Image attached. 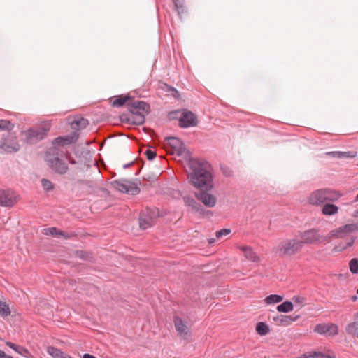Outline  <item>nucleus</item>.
<instances>
[{
	"mask_svg": "<svg viewBox=\"0 0 358 358\" xmlns=\"http://www.w3.org/2000/svg\"><path fill=\"white\" fill-rule=\"evenodd\" d=\"M189 168L187 178L191 185L201 190L208 191L213 188L212 169L208 162L190 159Z\"/></svg>",
	"mask_w": 358,
	"mask_h": 358,
	"instance_id": "nucleus-1",
	"label": "nucleus"
},
{
	"mask_svg": "<svg viewBox=\"0 0 358 358\" xmlns=\"http://www.w3.org/2000/svg\"><path fill=\"white\" fill-rule=\"evenodd\" d=\"M358 231V224H347L337 229L331 230L328 237L333 238H341L345 240V242L341 241L334 246V250L336 252H341L349 247H352L356 239L355 236L351 235L352 233Z\"/></svg>",
	"mask_w": 358,
	"mask_h": 358,
	"instance_id": "nucleus-2",
	"label": "nucleus"
},
{
	"mask_svg": "<svg viewBox=\"0 0 358 358\" xmlns=\"http://www.w3.org/2000/svg\"><path fill=\"white\" fill-rule=\"evenodd\" d=\"M66 156L68 150L66 148L51 147L46 152L45 161L55 173L64 175L69 170L68 164L65 160Z\"/></svg>",
	"mask_w": 358,
	"mask_h": 358,
	"instance_id": "nucleus-3",
	"label": "nucleus"
},
{
	"mask_svg": "<svg viewBox=\"0 0 358 358\" xmlns=\"http://www.w3.org/2000/svg\"><path fill=\"white\" fill-rule=\"evenodd\" d=\"M127 108L131 115L125 119L122 117L123 122L136 125L144 123L145 115L150 112V106L147 103L132 99L131 101L128 103Z\"/></svg>",
	"mask_w": 358,
	"mask_h": 358,
	"instance_id": "nucleus-4",
	"label": "nucleus"
},
{
	"mask_svg": "<svg viewBox=\"0 0 358 358\" xmlns=\"http://www.w3.org/2000/svg\"><path fill=\"white\" fill-rule=\"evenodd\" d=\"M342 196L343 194L339 191L330 188H322L310 193L308 197V201L312 206H319L327 202H336Z\"/></svg>",
	"mask_w": 358,
	"mask_h": 358,
	"instance_id": "nucleus-5",
	"label": "nucleus"
},
{
	"mask_svg": "<svg viewBox=\"0 0 358 358\" xmlns=\"http://www.w3.org/2000/svg\"><path fill=\"white\" fill-rule=\"evenodd\" d=\"M301 243L296 238H287L279 243L276 252L280 257H292L302 250Z\"/></svg>",
	"mask_w": 358,
	"mask_h": 358,
	"instance_id": "nucleus-6",
	"label": "nucleus"
},
{
	"mask_svg": "<svg viewBox=\"0 0 358 358\" xmlns=\"http://www.w3.org/2000/svg\"><path fill=\"white\" fill-rule=\"evenodd\" d=\"M298 236L300 238L299 240L301 243L302 247L304 244H319L325 239L320 234L319 230L315 228L299 231Z\"/></svg>",
	"mask_w": 358,
	"mask_h": 358,
	"instance_id": "nucleus-7",
	"label": "nucleus"
},
{
	"mask_svg": "<svg viewBox=\"0 0 358 358\" xmlns=\"http://www.w3.org/2000/svg\"><path fill=\"white\" fill-rule=\"evenodd\" d=\"M159 216V210L156 208H145L141 212L139 217V226L142 229H146L155 224Z\"/></svg>",
	"mask_w": 358,
	"mask_h": 358,
	"instance_id": "nucleus-8",
	"label": "nucleus"
},
{
	"mask_svg": "<svg viewBox=\"0 0 358 358\" xmlns=\"http://www.w3.org/2000/svg\"><path fill=\"white\" fill-rule=\"evenodd\" d=\"M50 130V126L45 124L42 127L32 128L24 131L25 139L28 143H34L43 139Z\"/></svg>",
	"mask_w": 358,
	"mask_h": 358,
	"instance_id": "nucleus-9",
	"label": "nucleus"
},
{
	"mask_svg": "<svg viewBox=\"0 0 358 358\" xmlns=\"http://www.w3.org/2000/svg\"><path fill=\"white\" fill-rule=\"evenodd\" d=\"M20 148L17 137L13 133H8L0 141V149L6 153L17 152Z\"/></svg>",
	"mask_w": 358,
	"mask_h": 358,
	"instance_id": "nucleus-10",
	"label": "nucleus"
},
{
	"mask_svg": "<svg viewBox=\"0 0 358 358\" xmlns=\"http://www.w3.org/2000/svg\"><path fill=\"white\" fill-rule=\"evenodd\" d=\"M111 185L115 189L123 193L136 195L140 192V188L137 185L129 180H114Z\"/></svg>",
	"mask_w": 358,
	"mask_h": 358,
	"instance_id": "nucleus-11",
	"label": "nucleus"
},
{
	"mask_svg": "<svg viewBox=\"0 0 358 358\" xmlns=\"http://www.w3.org/2000/svg\"><path fill=\"white\" fill-rule=\"evenodd\" d=\"M314 332L327 336H335L338 334V327L334 323H320L314 328Z\"/></svg>",
	"mask_w": 358,
	"mask_h": 358,
	"instance_id": "nucleus-12",
	"label": "nucleus"
},
{
	"mask_svg": "<svg viewBox=\"0 0 358 358\" xmlns=\"http://www.w3.org/2000/svg\"><path fill=\"white\" fill-rule=\"evenodd\" d=\"M179 126L182 128L195 127L198 124L196 116L190 111H184L178 119Z\"/></svg>",
	"mask_w": 358,
	"mask_h": 358,
	"instance_id": "nucleus-13",
	"label": "nucleus"
},
{
	"mask_svg": "<svg viewBox=\"0 0 358 358\" xmlns=\"http://www.w3.org/2000/svg\"><path fill=\"white\" fill-rule=\"evenodd\" d=\"M17 202L15 192L10 189H0V205L11 207Z\"/></svg>",
	"mask_w": 358,
	"mask_h": 358,
	"instance_id": "nucleus-14",
	"label": "nucleus"
},
{
	"mask_svg": "<svg viewBox=\"0 0 358 358\" xmlns=\"http://www.w3.org/2000/svg\"><path fill=\"white\" fill-rule=\"evenodd\" d=\"M78 138V134L76 131H73L69 135L64 136H59L54 139L52 142V147H57L62 148L64 145H71L76 142Z\"/></svg>",
	"mask_w": 358,
	"mask_h": 358,
	"instance_id": "nucleus-15",
	"label": "nucleus"
},
{
	"mask_svg": "<svg viewBox=\"0 0 358 358\" xmlns=\"http://www.w3.org/2000/svg\"><path fill=\"white\" fill-rule=\"evenodd\" d=\"M174 325L176 327V330L177 331L178 335L185 340L189 339L191 336V332L187 327V325L182 321V320L176 316L173 319Z\"/></svg>",
	"mask_w": 358,
	"mask_h": 358,
	"instance_id": "nucleus-16",
	"label": "nucleus"
},
{
	"mask_svg": "<svg viewBox=\"0 0 358 358\" xmlns=\"http://www.w3.org/2000/svg\"><path fill=\"white\" fill-rule=\"evenodd\" d=\"M196 196L207 207L212 208L216 204L215 196L206 192V190H201V192L196 194Z\"/></svg>",
	"mask_w": 358,
	"mask_h": 358,
	"instance_id": "nucleus-17",
	"label": "nucleus"
},
{
	"mask_svg": "<svg viewBox=\"0 0 358 358\" xmlns=\"http://www.w3.org/2000/svg\"><path fill=\"white\" fill-rule=\"evenodd\" d=\"M166 141L171 148H173V152L177 153L178 155H182L185 150V147L182 142L176 137H168Z\"/></svg>",
	"mask_w": 358,
	"mask_h": 358,
	"instance_id": "nucleus-18",
	"label": "nucleus"
},
{
	"mask_svg": "<svg viewBox=\"0 0 358 358\" xmlns=\"http://www.w3.org/2000/svg\"><path fill=\"white\" fill-rule=\"evenodd\" d=\"M299 318V315L292 316L279 315L273 317V320L278 325L287 327L290 325L293 322L296 321Z\"/></svg>",
	"mask_w": 358,
	"mask_h": 358,
	"instance_id": "nucleus-19",
	"label": "nucleus"
},
{
	"mask_svg": "<svg viewBox=\"0 0 358 358\" xmlns=\"http://www.w3.org/2000/svg\"><path fill=\"white\" fill-rule=\"evenodd\" d=\"M132 97L129 95H119L115 96L110 99V102L113 107H122L124 104H128L131 102Z\"/></svg>",
	"mask_w": 358,
	"mask_h": 358,
	"instance_id": "nucleus-20",
	"label": "nucleus"
},
{
	"mask_svg": "<svg viewBox=\"0 0 358 358\" xmlns=\"http://www.w3.org/2000/svg\"><path fill=\"white\" fill-rule=\"evenodd\" d=\"M236 248L243 253L247 259L255 262L259 261V257L250 246L237 245Z\"/></svg>",
	"mask_w": 358,
	"mask_h": 358,
	"instance_id": "nucleus-21",
	"label": "nucleus"
},
{
	"mask_svg": "<svg viewBox=\"0 0 358 358\" xmlns=\"http://www.w3.org/2000/svg\"><path fill=\"white\" fill-rule=\"evenodd\" d=\"M331 203L332 202H327L323 205L322 213L324 215L331 216L336 215L338 213L339 208Z\"/></svg>",
	"mask_w": 358,
	"mask_h": 358,
	"instance_id": "nucleus-22",
	"label": "nucleus"
},
{
	"mask_svg": "<svg viewBox=\"0 0 358 358\" xmlns=\"http://www.w3.org/2000/svg\"><path fill=\"white\" fill-rule=\"evenodd\" d=\"M327 155L334 157V158H353L356 157L357 152L355 151L341 152V151H332L326 153Z\"/></svg>",
	"mask_w": 358,
	"mask_h": 358,
	"instance_id": "nucleus-23",
	"label": "nucleus"
},
{
	"mask_svg": "<svg viewBox=\"0 0 358 358\" xmlns=\"http://www.w3.org/2000/svg\"><path fill=\"white\" fill-rule=\"evenodd\" d=\"M47 352L53 358H73L61 350L53 346H48L47 348Z\"/></svg>",
	"mask_w": 358,
	"mask_h": 358,
	"instance_id": "nucleus-24",
	"label": "nucleus"
},
{
	"mask_svg": "<svg viewBox=\"0 0 358 358\" xmlns=\"http://www.w3.org/2000/svg\"><path fill=\"white\" fill-rule=\"evenodd\" d=\"M306 358H336L335 353L331 350H327L326 353L313 351L306 355Z\"/></svg>",
	"mask_w": 358,
	"mask_h": 358,
	"instance_id": "nucleus-25",
	"label": "nucleus"
},
{
	"mask_svg": "<svg viewBox=\"0 0 358 358\" xmlns=\"http://www.w3.org/2000/svg\"><path fill=\"white\" fill-rule=\"evenodd\" d=\"M88 124V120L83 117H77L71 123L73 129L80 130L85 128Z\"/></svg>",
	"mask_w": 358,
	"mask_h": 358,
	"instance_id": "nucleus-26",
	"label": "nucleus"
},
{
	"mask_svg": "<svg viewBox=\"0 0 358 358\" xmlns=\"http://www.w3.org/2000/svg\"><path fill=\"white\" fill-rule=\"evenodd\" d=\"M345 331L348 335L358 338V321L348 323L345 327Z\"/></svg>",
	"mask_w": 358,
	"mask_h": 358,
	"instance_id": "nucleus-27",
	"label": "nucleus"
},
{
	"mask_svg": "<svg viewBox=\"0 0 358 358\" xmlns=\"http://www.w3.org/2000/svg\"><path fill=\"white\" fill-rule=\"evenodd\" d=\"M183 201L185 204L187 206L192 208V210L198 211L201 208V206L192 196H185L183 197Z\"/></svg>",
	"mask_w": 358,
	"mask_h": 358,
	"instance_id": "nucleus-28",
	"label": "nucleus"
},
{
	"mask_svg": "<svg viewBox=\"0 0 358 358\" xmlns=\"http://www.w3.org/2000/svg\"><path fill=\"white\" fill-rule=\"evenodd\" d=\"M294 309L293 303L291 301H285L277 306V310L280 313H289Z\"/></svg>",
	"mask_w": 358,
	"mask_h": 358,
	"instance_id": "nucleus-29",
	"label": "nucleus"
},
{
	"mask_svg": "<svg viewBox=\"0 0 358 358\" xmlns=\"http://www.w3.org/2000/svg\"><path fill=\"white\" fill-rule=\"evenodd\" d=\"M256 331L258 334L261 336H265L269 332L268 326L262 322H258L256 325Z\"/></svg>",
	"mask_w": 358,
	"mask_h": 358,
	"instance_id": "nucleus-30",
	"label": "nucleus"
},
{
	"mask_svg": "<svg viewBox=\"0 0 358 358\" xmlns=\"http://www.w3.org/2000/svg\"><path fill=\"white\" fill-rule=\"evenodd\" d=\"M282 299L283 297L280 295L271 294L265 298L264 301L267 304H273L281 302Z\"/></svg>",
	"mask_w": 358,
	"mask_h": 358,
	"instance_id": "nucleus-31",
	"label": "nucleus"
},
{
	"mask_svg": "<svg viewBox=\"0 0 358 358\" xmlns=\"http://www.w3.org/2000/svg\"><path fill=\"white\" fill-rule=\"evenodd\" d=\"M43 234L47 236L50 235L57 236L59 235H64V231L58 229L56 227H49L44 229Z\"/></svg>",
	"mask_w": 358,
	"mask_h": 358,
	"instance_id": "nucleus-32",
	"label": "nucleus"
},
{
	"mask_svg": "<svg viewBox=\"0 0 358 358\" xmlns=\"http://www.w3.org/2000/svg\"><path fill=\"white\" fill-rule=\"evenodd\" d=\"M10 315L9 306L6 302L0 301V316L5 317Z\"/></svg>",
	"mask_w": 358,
	"mask_h": 358,
	"instance_id": "nucleus-33",
	"label": "nucleus"
},
{
	"mask_svg": "<svg viewBox=\"0 0 358 358\" xmlns=\"http://www.w3.org/2000/svg\"><path fill=\"white\" fill-rule=\"evenodd\" d=\"M13 124L7 120L1 119L0 120V131L1 130H12L13 128Z\"/></svg>",
	"mask_w": 358,
	"mask_h": 358,
	"instance_id": "nucleus-34",
	"label": "nucleus"
},
{
	"mask_svg": "<svg viewBox=\"0 0 358 358\" xmlns=\"http://www.w3.org/2000/svg\"><path fill=\"white\" fill-rule=\"evenodd\" d=\"M349 268L352 273L358 274V259H352L349 262Z\"/></svg>",
	"mask_w": 358,
	"mask_h": 358,
	"instance_id": "nucleus-35",
	"label": "nucleus"
},
{
	"mask_svg": "<svg viewBox=\"0 0 358 358\" xmlns=\"http://www.w3.org/2000/svg\"><path fill=\"white\" fill-rule=\"evenodd\" d=\"M15 352L27 358H29L31 357L29 351L26 348L21 345L17 346V348L15 349Z\"/></svg>",
	"mask_w": 358,
	"mask_h": 358,
	"instance_id": "nucleus-36",
	"label": "nucleus"
},
{
	"mask_svg": "<svg viewBox=\"0 0 358 358\" xmlns=\"http://www.w3.org/2000/svg\"><path fill=\"white\" fill-rule=\"evenodd\" d=\"M175 7L179 15L185 12L184 0H173Z\"/></svg>",
	"mask_w": 358,
	"mask_h": 358,
	"instance_id": "nucleus-37",
	"label": "nucleus"
},
{
	"mask_svg": "<svg viewBox=\"0 0 358 358\" xmlns=\"http://www.w3.org/2000/svg\"><path fill=\"white\" fill-rule=\"evenodd\" d=\"M41 184H42L43 189L46 191L52 190L54 188L52 182L48 179H45V178L42 179Z\"/></svg>",
	"mask_w": 358,
	"mask_h": 358,
	"instance_id": "nucleus-38",
	"label": "nucleus"
},
{
	"mask_svg": "<svg viewBox=\"0 0 358 358\" xmlns=\"http://www.w3.org/2000/svg\"><path fill=\"white\" fill-rule=\"evenodd\" d=\"M76 255L83 259L87 260L91 258V254L84 251V250H78L76 252Z\"/></svg>",
	"mask_w": 358,
	"mask_h": 358,
	"instance_id": "nucleus-39",
	"label": "nucleus"
},
{
	"mask_svg": "<svg viewBox=\"0 0 358 358\" xmlns=\"http://www.w3.org/2000/svg\"><path fill=\"white\" fill-rule=\"evenodd\" d=\"M231 233V230L229 229H223L216 231L215 236L217 238H220L223 236H227Z\"/></svg>",
	"mask_w": 358,
	"mask_h": 358,
	"instance_id": "nucleus-40",
	"label": "nucleus"
},
{
	"mask_svg": "<svg viewBox=\"0 0 358 358\" xmlns=\"http://www.w3.org/2000/svg\"><path fill=\"white\" fill-rule=\"evenodd\" d=\"M145 155L148 160H152L156 157V152L150 149H147Z\"/></svg>",
	"mask_w": 358,
	"mask_h": 358,
	"instance_id": "nucleus-41",
	"label": "nucleus"
},
{
	"mask_svg": "<svg viewBox=\"0 0 358 358\" xmlns=\"http://www.w3.org/2000/svg\"><path fill=\"white\" fill-rule=\"evenodd\" d=\"M292 300L295 303H298V304H303L305 303V298L303 297H301V296H295L292 298Z\"/></svg>",
	"mask_w": 358,
	"mask_h": 358,
	"instance_id": "nucleus-42",
	"label": "nucleus"
},
{
	"mask_svg": "<svg viewBox=\"0 0 358 358\" xmlns=\"http://www.w3.org/2000/svg\"><path fill=\"white\" fill-rule=\"evenodd\" d=\"M66 162H69L71 164H75L76 162L75 159H73L71 155V154L68 152V156L65 157Z\"/></svg>",
	"mask_w": 358,
	"mask_h": 358,
	"instance_id": "nucleus-43",
	"label": "nucleus"
},
{
	"mask_svg": "<svg viewBox=\"0 0 358 358\" xmlns=\"http://www.w3.org/2000/svg\"><path fill=\"white\" fill-rule=\"evenodd\" d=\"M169 91L170 92H172V95L174 96V97H178L179 96V93L173 87H169Z\"/></svg>",
	"mask_w": 358,
	"mask_h": 358,
	"instance_id": "nucleus-44",
	"label": "nucleus"
},
{
	"mask_svg": "<svg viewBox=\"0 0 358 358\" xmlns=\"http://www.w3.org/2000/svg\"><path fill=\"white\" fill-rule=\"evenodd\" d=\"M6 345L10 348L11 349L14 350L15 351V349L17 348L18 345H15V343L8 341L6 342Z\"/></svg>",
	"mask_w": 358,
	"mask_h": 358,
	"instance_id": "nucleus-45",
	"label": "nucleus"
},
{
	"mask_svg": "<svg viewBox=\"0 0 358 358\" xmlns=\"http://www.w3.org/2000/svg\"><path fill=\"white\" fill-rule=\"evenodd\" d=\"M61 236H63L65 239H69L76 235L73 233L67 234L64 231V235H61Z\"/></svg>",
	"mask_w": 358,
	"mask_h": 358,
	"instance_id": "nucleus-46",
	"label": "nucleus"
},
{
	"mask_svg": "<svg viewBox=\"0 0 358 358\" xmlns=\"http://www.w3.org/2000/svg\"><path fill=\"white\" fill-rule=\"evenodd\" d=\"M0 358H13V357L8 355L4 351L0 350Z\"/></svg>",
	"mask_w": 358,
	"mask_h": 358,
	"instance_id": "nucleus-47",
	"label": "nucleus"
},
{
	"mask_svg": "<svg viewBox=\"0 0 358 358\" xmlns=\"http://www.w3.org/2000/svg\"><path fill=\"white\" fill-rule=\"evenodd\" d=\"M83 358H96L94 355H92L90 354H85L83 357Z\"/></svg>",
	"mask_w": 358,
	"mask_h": 358,
	"instance_id": "nucleus-48",
	"label": "nucleus"
},
{
	"mask_svg": "<svg viewBox=\"0 0 358 358\" xmlns=\"http://www.w3.org/2000/svg\"><path fill=\"white\" fill-rule=\"evenodd\" d=\"M214 242H215V239L214 238L209 239V243H213Z\"/></svg>",
	"mask_w": 358,
	"mask_h": 358,
	"instance_id": "nucleus-49",
	"label": "nucleus"
},
{
	"mask_svg": "<svg viewBox=\"0 0 358 358\" xmlns=\"http://www.w3.org/2000/svg\"><path fill=\"white\" fill-rule=\"evenodd\" d=\"M355 216L358 217V209L355 211Z\"/></svg>",
	"mask_w": 358,
	"mask_h": 358,
	"instance_id": "nucleus-50",
	"label": "nucleus"
},
{
	"mask_svg": "<svg viewBox=\"0 0 358 358\" xmlns=\"http://www.w3.org/2000/svg\"><path fill=\"white\" fill-rule=\"evenodd\" d=\"M298 358H306V354L302 355L301 357Z\"/></svg>",
	"mask_w": 358,
	"mask_h": 358,
	"instance_id": "nucleus-51",
	"label": "nucleus"
},
{
	"mask_svg": "<svg viewBox=\"0 0 358 358\" xmlns=\"http://www.w3.org/2000/svg\"><path fill=\"white\" fill-rule=\"evenodd\" d=\"M354 201L355 202H357L358 201V194L357 195V196H356V198H355Z\"/></svg>",
	"mask_w": 358,
	"mask_h": 358,
	"instance_id": "nucleus-52",
	"label": "nucleus"
},
{
	"mask_svg": "<svg viewBox=\"0 0 358 358\" xmlns=\"http://www.w3.org/2000/svg\"><path fill=\"white\" fill-rule=\"evenodd\" d=\"M355 318H356V319L358 318V312L355 314Z\"/></svg>",
	"mask_w": 358,
	"mask_h": 358,
	"instance_id": "nucleus-53",
	"label": "nucleus"
},
{
	"mask_svg": "<svg viewBox=\"0 0 358 358\" xmlns=\"http://www.w3.org/2000/svg\"><path fill=\"white\" fill-rule=\"evenodd\" d=\"M357 293L358 294V288H357Z\"/></svg>",
	"mask_w": 358,
	"mask_h": 358,
	"instance_id": "nucleus-54",
	"label": "nucleus"
},
{
	"mask_svg": "<svg viewBox=\"0 0 358 358\" xmlns=\"http://www.w3.org/2000/svg\"><path fill=\"white\" fill-rule=\"evenodd\" d=\"M173 358H177V357H173Z\"/></svg>",
	"mask_w": 358,
	"mask_h": 358,
	"instance_id": "nucleus-55",
	"label": "nucleus"
}]
</instances>
